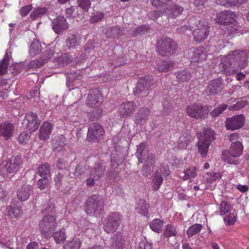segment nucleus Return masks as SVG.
Wrapping results in <instances>:
<instances>
[{
	"mask_svg": "<svg viewBox=\"0 0 249 249\" xmlns=\"http://www.w3.org/2000/svg\"><path fill=\"white\" fill-rule=\"evenodd\" d=\"M215 134L211 128L204 129L198 137L196 145L198 152L202 158H206L211 142L215 139Z\"/></svg>",
	"mask_w": 249,
	"mask_h": 249,
	"instance_id": "obj_1",
	"label": "nucleus"
},
{
	"mask_svg": "<svg viewBox=\"0 0 249 249\" xmlns=\"http://www.w3.org/2000/svg\"><path fill=\"white\" fill-rule=\"evenodd\" d=\"M177 43L172 39L163 37L157 42V53L162 56H170L177 51Z\"/></svg>",
	"mask_w": 249,
	"mask_h": 249,
	"instance_id": "obj_2",
	"label": "nucleus"
},
{
	"mask_svg": "<svg viewBox=\"0 0 249 249\" xmlns=\"http://www.w3.org/2000/svg\"><path fill=\"white\" fill-rule=\"evenodd\" d=\"M104 206V201L102 197L94 195L87 200L85 211L90 215L99 214L103 212Z\"/></svg>",
	"mask_w": 249,
	"mask_h": 249,
	"instance_id": "obj_3",
	"label": "nucleus"
},
{
	"mask_svg": "<svg viewBox=\"0 0 249 249\" xmlns=\"http://www.w3.org/2000/svg\"><path fill=\"white\" fill-rule=\"evenodd\" d=\"M57 222L54 216L52 215H46L38 224L39 230L45 238H48L57 226Z\"/></svg>",
	"mask_w": 249,
	"mask_h": 249,
	"instance_id": "obj_4",
	"label": "nucleus"
},
{
	"mask_svg": "<svg viewBox=\"0 0 249 249\" xmlns=\"http://www.w3.org/2000/svg\"><path fill=\"white\" fill-rule=\"evenodd\" d=\"M194 37L195 41L200 42L205 39L208 36L210 27L207 21L204 19L199 20L194 28Z\"/></svg>",
	"mask_w": 249,
	"mask_h": 249,
	"instance_id": "obj_5",
	"label": "nucleus"
},
{
	"mask_svg": "<svg viewBox=\"0 0 249 249\" xmlns=\"http://www.w3.org/2000/svg\"><path fill=\"white\" fill-rule=\"evenodd\" d=\"M122 222V216L117 213H110L104 223V229L107 233L113 232Z\"/></svg>",
	"mask_w": 249,
	"mask_h": 249,
	"instance_id": "obj_6",
	"label": "nucleus"
},
{
	"mask_svg": "<svg viewBox=\"0 0 249 249\" xmlns=\"http://www.w3.org/2000/svg\"><path fill=\"white\" fill-rule=\"evenodd\" d=\"M22 162V158L18 156L13 159L5 160L0 165L1 172L3 174L14 173L19 169Z\"/></svg>",
	"mask_w": 249,
	"mask_h": 249,
	"instance_id": "obj_7",
	"label": "nucleus"
},
{
	"mask_svg": "<svg viewBox=\"0 0 249 249\" xmlns=\"http://www.w3.org/2000/svg\"><path fill=\"white\" fill-rule=\"evenodd\" d=\"M228 56L233 64L242 69L248 64V52L247 50H235L231 52Z\"/></svg>",
	"mask_w": 249,
	"mask_h": 249,
	"instance_id": "obj_8",
	"label": "nucleus"
},
{
	"mask_svg": "<svg viewBox=\"0 0 249 249\" xmlns=\"http://www.w3.org/2000/svg\"><path fill=\"white\" fill-rule=\"evenodd\" d=\"M104 134L103 127L97 123H94L88 128L87 139L90 142H98L103 139Z\"/></svg>",
	"mask_w": 249,
	"mask_h": 249,
	"instance_id": "obj_9",
	"label": "nucleus"
},
{
	"mask_svg": "<svg viewBox=\"0 0 249 249\" xmlns=\"http://www.w3.org/2000/svg\"><path fill=\"white\" fill-rule=\"evenodd\" d=\"M245 122V117L243 115L241 114L227 118L225 122V124L228 130H234L243 126Z\"/></svg>",
	"mask_w": 249,
	"mask_h": 249,
	"instance_id": "obj_10",
	"label": "nucleus"
},
{
	"mask_svg": "<svg viewBox=\"0 0 249 249\" xmlns=\"http://www.w3.org/2000/svg\"><path fill=\"white\" fill-rule=\"evenodd\" d=\"M224 88V83L221 78H216L210 81L205 89L207 95H214L220 92Z\"/></svg>",
	"mask_w": 249,
	"mask_h": 249,
	"instance_id": "obj_11",
	"label": "nucleus"
},
{
	"mask_svg": "<svg viewBox=\"0 0 249 249\" xmlns=\"http://www.w3.org/2000/svg\"><path fill=\"white\" fill-rule=\"evenodd\" d=\"M136 108L134 102L127 101L119 106L118 112L121 118H125L132 115L136 111Z\"/></svg>",
	"mask_w": 249,
	"mask_h": 249,
	"instance_id": "obj_12",
	"label": "nucleus"
},
{
	"mask_svg": "<svg viewBox=\"0 0 249 249\" xmlns=\"http://www.w3.org/2000/svg\"><path fill=\"white\" fill-rule=\"evenodd\" d=\"M102 102V97L100 91L96 89H92L86 100V105L90 107H97Z\"/></svg>",
	"mask_w": 249,
	"mask_h": 249,
	"instance_id": "obj_13",
	"label": "nucleus"
},
{
	"mask_svg": "<svg viewBox=\"0 0 249 249\" xmlns=\"http://www.w3.org/2000/svg\"><path fill=\"white\" fill-rule=\"evenodd\" d=\"M204 107L200 104H194L186 108V113L191 118H202L204 117Z\"/></svg>",
	"mask_w": 249,
	"mask_h": 249,
	"instance_id": "obj_14",
	"label": "nucleus"
},
{
	"mask_svg": "<svg viewBox=\"0 0 249 249\" xmlns=\"http://www.w3.org/2000/svg\"><path fill=\"white\" fill-rule=\"evenodd\" d=\"M236 19V15L232 12L225 11L216 15V21L223 24H232Z\"/></svg>",
	"mask_w": 249,
	"mask_h": 249,
	"instance_id": "obj_15",
	"label": "nucleus"
},
{
	"mask_svg": "<svg viewBox=\"0 0 249 249\" xmlns=\"http://www.w3.org/2000/svg\"><path fill=\"white\" fill-rule=\"evenodd\" d=\"M219 68L227 75H232L237 71L235 64L233 63L228 56L219 64Z\"/></svg>",
	"mask_w": 249,
	"mask_h": 249,
	"instance_id": "obj_16",
	"label": "nucleus"
},
{
	"mask_svg": "<svg viewBox=\"0 0 249 249\" xmlns=\"http://www.w3.org/2000/svg\"><path fill=\"white\" fill-rule=\"evenodd\" d=\"M15 132V126L10 122H4L0 124V137L5 140L10 139Z\"/></svg>",
	"mask_w": 249,
	"mask_h": 249,
	"instance_id": "obj_17",
	"label": "nucleus"
},
{
	"mask_svg": "<svg viewBox=\"0 0 249 249\" xmlns=\"http://www.w3.org/2000/svg\"><path fill=\"white\" fill-rule=\"evenodd\" d=\"M25 121L27 122V126L31 132L36 131L38 128L40 122L37 115L33 112H28L25 115Z\"/></svg>",
	"mask_w": 249,
	"mask_h": 249,
	"instance_id": "obj_18",
	"label": "nucleus"
},
{
	"mask_svg": "<svg viewBox=\"0 0 249 249\" xmlns=\"http://www.w3.org/2000/svg\"><path fill=\"white\" fill-rule=\"evenodd\" d=\"M32 190V186L29 184L22 185L17 190V198L21 202L26 201L30 196Z\"/></svg>",
	"mask_w": 249,
	"mask_h": 249,
	"instance_id": "obj_19",
	"label": "nucleus"
},
{
	"mask_svg": "<svg viewBox=\"0 0 249 249\" xmlns=\"http://www.w3.org/2000/svg\"><path fill=\"white\" fill-rule=\"evenodd\" d=\"M52 28L55 33L58 34L68 28L66 19L62 17H59L52 21Z\"/></svg>",
	"mask_w": 249,
	"mask_h": 249,
	"instance_id": "obj_20",
	"label": "nucleus"
},
{
	"mask_svg": "<svg viewBox=\"0 0 249 249\" xmlns=\"http://www.w3.org/2000/svg\"><path fill=\"white\" fill-rule=\"evenodd\" d=\"M183 11V8L178 5H174L167 7L164 10V13L169 18H175L180 15Z\"/></svg>",
	"mask_w": 249,
	"mask_h": 249,
	"instance_id": "obj_21",
	"label": "nucleus"
},
{
	"mask_svg": "<svg viewBox=\"0 0 249 249\" xmlns=\"http://www.w3.org/2000/svg\"><path fill=\"white\" fill-rule=\"evenodd\" d=\"M52 129L51 123L44 122L40 128L39 138L41 140H46L50 136Z\"/></svg>",
	"mask_w": 249,
	"mask_h": 249,
	"instance_id": "obj_22",
	"label": "nucleus"
},
{
	"mask_svg": "<svg viewBox=\"0 0 249 249\" xmlns=\"http://www.w3.org/2000/svg\"><path fill=\"white\" fill-rule=\"evenodd\" d=\"M112 243L109 249H124V240L120 234H117L112 239Z\"/></svg>",
	"mask_w": 249,
	"mask_h": 249,
	"instance_id": "obj_23",
	"label": "nucleus"
},
{
	"mask_svg": "<svg viewBox=\"0 0 249 249\" xmlns=\"http://www.w3.org/2000/svg\"><path fill=\"white\" fill-rule=\"evenodd\" d=\"M105 170V168L102 165L97 164L94 167L91 168L90 177L98 180L103 177Z\"/></svg>",
	"mask_w": 249,
	"mask_h": 249,
	"instance_id": "obj_24",
	"label": "nucleus"
},
{
	"mask_svg": "<svg viewBox=\"0 0 249 249\" xmlns=\"http://www.w3.org/2000/svg\"><path fill=\"white\" fill-rule=\"evenodd\" d=\"M80 38L76 35H71L65 41V47L68 49L75 48L79 44Z\"/></svg>",
	"mask_w": 249,
	"mask_h": 249,
	"instance_id": "obj_25",
	"label": "nucleus"
},
{
	"mask_svg": "<svg viewBox=\"0 0 249 249\" xmlns=\"http://www.w3.org/2000/svg\"><path fill=\"white\" fill-rule=\"evenodd\" d=\"M147 154V149L144 144L142 143L137 146V150L135 155L140 163L143 162V160L146 159L145 156Z\"/></svg>",
	"mask_w": 249,
	"mask_h": 249,
	"instance_id": "obj_26",
	"label": "nucleus"
},
{
	"mask_svg": "<svg viewBox=\"0 0 249 249\" xmlns=\"http://www.w3.org/2000/svg\"><path fill=\"white\" fill-rule=\"evenodd\" d=\"M230 151L235 154L236 156H240L243 150V145L240 141L232 142L229 148Z\"/></svg>",
	"mask_w": 249,
	"mask_h": 249,
	"instance_id": "obj_27",
	"label": "nucleus"
},
{
	"mask_svg": "<svg viewBox=\"0 0 249 249\" xmlns=\"http://www.w3.org/2000/svg\"><path fill=\"white\" fill-rule=\"evenodd\" d=\"M238 156H235V154L232 153L230 150L228 151L223 152L222 153V159L224 161L230 163L236 164L237 163L236 159Z\"/></svg>",
	"mask_w": 249,
	"mask_h": 249,
	"instance_id": "obj_28",
	"label": "nucleus"
},
{
	"mask_svg": "<svg viewBox=\"0 0 249 249\" xmlns=\"http://www.w3.org/2000/svg\"><path fill=\"white\" fill-rule=\"evenodd\" d=\"M54 56H57V53H55L54 49H50L46 50L43 53V61L40 63V65L44 64L51 59H52L53 61H56V59H54Z\"/></svg>",
	"mask_w": 249,
	"mask_h": 249,
	"instance_id": "obj_29",
	"label": "nucleus"
},
{
	"mask_svg": "<svg viewBox=\"0 0 249 249\" xmlns=\"http://www.w3.org/2000/svg\"><path fill=\"white\" fill-rule=\"evenodd\" d=\"M72 58L68 53H63L59 55L57 53V56H54V59H56V62L61 66H64L68 64L71 61Z\"/></svg>",
	"mask_w": 249,
	"mask_h": 249,
	"instance_id": "obj_30",
	"label": "nucleus"
},
{
	"mask_svg": "<svg viewBox=\"0 0 249 249\" xmlns=\"http://www.w3.org/2000/svg\"><path fill=\"white\" fill-rule=\"evenodd\" d=\"M149 110L146 108L140 109L135 115V122L137 124H141L149 115Z\"/></svg>",
	"mask_w": 249,
	"mask_h": 249,
	"instance_id": "obj_31",
	"label": "nucleus"
},
{
	"mask_svg": "<svg viewBox=\"0 0 249 249\" xmlns=\"http://www.w3.org/2000/svg\"><path fill=\"white\" fill-rule=\"evenodd\" d=\"M176 76L179 83L188 81L191 77V73L186 70L177 72Z\"/></svg>",
	"mask_w": 249,
	"mask_h": 249,
	"instance_id": "obj_32",
	"label": "nucleus"
},
{
	"mask_svg": "<svg viewBox=\"0 0 249 249\" xmlns=\"http://www.w3.org/2000/svg\"><path fill=\"white\" fill-rule=\"evenodd\" d=\"M178 233L176 228L171 224H168L164 229L163 233L164 237L168 238L171 236H176Z\"/></svg>",
	"mask_w": 249,
	"mask_h": 249,
	"instance_id": "obj_33",
	"label": "nucleus"
},
{
	"mask_svg": "<svg viewBox=\"0 0 249 249\" xmlns=\"http://www.w3.org/2000/svg\"><path fill=\"white\" fill-rule=\"evenodd\" d=\"M194 62H200L206 59V54L202 52L201 49H195L193 51V54L192 58Z\"/></svg>",
	"mask_w": 249,
	"mask_h": 249,
	"instance_id": "obj_34",
	"label": "nucleus"
},
{
	"mask_svg": "<svg viewBox=\"0 0 249 249\" xmlns=\"http://www.w3.org/2000/svg\"><path fill=\"white\" fill-rule=\"evenodd\" d=\"M81 241L79 239L75 238L68 241L64 246V249H79Z\"/></svg>",
	"mask_w": 249,
	"mask_h": 249,
	"instance_id": "obj_35",
	"label": "nucleus"
},
{
	"mask_svg": "<svg viewBox=\"0 0 249 249\" xmlns=\"http://www.w3.org/2000/svg\"><path fill=\"white\" fill-rule=\"evenodd\" d=\"M47 9L44 7H38L35 8L31 13L30 17L36 19L46 14Z\"/></svg>",
	"mask_w": 249,
	"mask_h": 249,
	"instance_id": "obj_36",
	"label": "nucleus"
},
{
	"mask_svg": "<svg viewBox=\"0 0 249 249\" xmlns=\"http://www.w3.org/2000/svg\"><path fill=\"white\" fill-rule=\"evenodd\" d=\"M197 169L195 166H192L184 171V176L182 177L184 180L194 178L197 175Z\"/></svg>",
	"mask_w": 249,
	"mask_h": 249,
	"instance_id": "obj_37",
	"label": "nucleus"
},
{
	"mask_svg": "<svg viewBox=\"0 0 249 249\" xmlns=\"http://www.w3.org/2000/svg\"><path fill=\"white\" fill-rule=\"evenodd\" d=\"M148 206L146 201L144 200H140L136 209L137 212L142 215H145L148 213Z\"/></svg>",
	"mask_w": 249,
	"mask_h": 249,
	"instance_id": "obj_38",
	"label": "nucleus"
},
{
	"mask_svg": "<svg viewBox=\"0 0 249 249\" xmlns=\"http://www.w3.org/2000/svg\"><path fill=\"white\" fill-rule=\"evenodd\" d=\"M53 238L55 242L60 244L64 242L66 239V235L64 230H60L53 234Z\"/></svg>",
	"mask_w": 249,
	"mask_h": 249,
	"instance_id": "obj_39",
	"label": "nucleus"
},
{
	"mask_svg": "<svg viewBox=\"0 0 249 249\" xmlns=\"http://www.w3.org/2000/svg\"><path fill=\"white\" fill-rule=\"evenodd\" d=\"M173 66V63L171 61L165 60L159 64L158 70L160 71L166 72L170 71Z\"/></svg>",
	"mask_w": 249,
	"mask_h": 249,
	"instance_id": "obj_40",
	"label": "nucleus"
},
{
	"mask_svg": "<svg viewBox=\"0 0 249 249\" xmlns=\"http://www.w3.org/2000/svg\"><path fill=\"white\" fill-rule=\"evenodd\" d=\"M191 135L188 133H183L179 138L178 146L181 148H186L190 142Z\"/></svg>",
	"mask_w": 249,
	"mask_h": 249,
	"instance_id": "obj_41",
	"label": "nucleus"
},
{
	"mask_svg": "<svg viewBox=\"0 0 249 249\" xmlns=\"http://www.w3.org/2000/svg\"><path fill=\"white\" fill-rule=\"evenodd\" d=\"M234 210L231 209V204L225 201L221 202L219 206V213L221 215H225L230 212H233Z\"/></svg>",
	"mask_w": 249,
	"mask_h": 249,
	"instance_id": "obj_42",
	"label": "nucleus"
},
{
	"mask_svg": "<svg viewBox=\"0 0 249 249\" xmlns=\"http://www.w3.org/2000/svg\"><path fill=\"white\" fill-rule=\"evenodd\" d=\"M202 225L201 224H195L190 226L186 231L188 237H191L198 233L202 229Z\"/></svg>",
	"mask_w": 249,
	"mask_h": 249,
	"instance_id": "obj_43",
	"label": "nucleus"
},
{
	"mask_svg": "<svg viewBox=\"0 0 249 249\" xmlns=\"http://www.w3.org/2000/svg\"><path fill=\"white\" fill-rule=\"evenodd\" d=\"M42 50L40 43L37 40H34L30 46V52L33 55L38 54Z\"/></svg>",
	"mask_w": 249,
	"mask_h": 249,
	"instance_id": "obj_44",
	"label": "nucleus"
},
{
	"mask_svg": "<svg viewBox=\"0 0 249 249\" xmlns=\"http://www.w3.org/2000/svg\"><path fill=\"white\" fill-rule=\"evenodd\" d=\"M106 34L108 38L114 37L116 36L122 35L123 34V30L118 27L110 28L107 30Z\"/></svg>",
	"mask_w": 249,
	"mask_h": 249,
	"instance_id": "obj_45",
	"label": "nucleus"
},
{
	"mask_svg": "<svg viewBox=\"0 0 249 249\" xmlns=\"http://www.w3.org/2000/svg\"><path fill=\"white\" fill-rule=\"evenodd\" d=\"M50 167L49 164H44L38 168V174L43 178H48L50 175Z\"/></svg>",
	"mask_w": 249,
	"mask_h": 249,
	"instance_id": "obj_46",
	"label": "nucleus"
},
{
	"mask_svg": "<svg viewBox=\"0 0 249 249\" xmlns=\"http://www.w3.org/2000/svg\"><path fill=\"white\" fill-rule=\"evenodd\" d=\"M9 60V56L8 53H6L3 59L0 62V75L4 74L6 72Z\"/></svg>",
	"mask_w": 249,
	"mask_h": 249,
	"instance_id": "obj_47",
	"label": "nucleus"
},
{
	"mask_svg": "<svg viewBox=\"0 0 249 249\" xmlns=\"http://www.w3.org/2000/svg\"><path fill=\"white\" fill-rule=\"evenodd\" d=\"M227 105L224 104H221L212 111L210 114L213 117H216L221 114L227 108Z\"/></svg>",
	"mask_w": 249,
	"mask_h": 249,
	"instance_id": "obj_48",
	"label": "nucleus"
},
{
	"mask_svg": "<svg viewBox=\"0 0 249 249\" xmlns=\"http://www.w3.org/2000/svg\"><path fill=\"white\" fill-rule=\"evenodd\" d=\"M7 213L8 215L15 217H18L21 215V211L18 208L12 207L11 206L7 207Z\"/></svg>",
	"mask_w": 249,
	"mask_h": 249,
	"instance_id": "obj_49",
	"label": "nucleus"
},
{
	"mask_svg": "<svg viewBox=\"0 0 249 249\" xmlns=\"http://www.w3.org/2000/svg\"><path fill=\"white\" fill-rule=\"evenodd\" d=\"M144 79H139L137 83L136 90L134 91V94L135 95L139 96L141 93L147 89L144 86Z\"/></svg>",
	"mask_w": 249,
	"mask_h": 249,
	"instance_id": "obj_50",
	"label": "nucleus"
},
{
	"mask_svg": "<svg viewBox=\"0 0 249 249\" xmlns=\"http://www.w3.org/2000/svg\"><path fill=\"white\" fill-rule=\"evenodd\" d=\"M224 221L227 223L229 225H233L236 221V214L235 211L230 212L229 214H227L224 217Z\"/></svg>",
	"mask_w": 249,
	"mask_h": 249,
	"instance_id": "obj_51",
	"label": "nucleus"
},
{
	"mask_svg": "<svg viewBox=\"0 0 249 249\" xmlns=\"http://www.w3.org/2000/svg\"><path fill=\"white\" fill-rule=\"evenodd\" d=\"M49 185V180L48 178H42L39 179L37 182V185L40 190H45L48 188Z\"/></svg>",
	"mask_w": 249,
	"mask_h": 249,
	"instance_id": "obj_52",
	"label": "nucleus"
},
{
	"mask_svg": "<svg viewBox=\"0 0 249 249\" xmlns=\"http://www.w3.org/2000/svg\"><path fill=\"white\" fill-rule=\"evenodd\" d=\"M78 5L83 9L87 11L90 7V1L89 0H78Z\"/></svg>",
	"mask_w": 249,
	"mask_h": 249,
	"instance_id": "obj_53",
	"label": "nucleus"
},
{
	"mask_svg": "<svg viewBox=\"0 0 249 249\" xmlns=\"http://www.w3.org/2000/svg\"><path fill=\"white\" fill-rule=\"evenodd\" d=\"M149 26H141L138 27L136 29L133 31V35L134 36H136L139 35H141L144 33L148 31Z\"/></svg>",
	"mask_w": 249,
	"mask_h": 249,
	"instance_id": "obj_54",
	"label": "nucleus"
},
{
	"mask_svg": "<svg viewBox=\"0 0 249 249\" xmlns=\"http://www.w3.org/2000/svg\"><path fill=\"white\" fill-rule=\"evenodd\" d=\"M63 176L61 173H59L55 175V176L54 178V181L55 182V186L58 189H59L62 185V180L63 178Z\"/></svg>",
	"mask_w": 249,
	"mask_h": 249,
	"instance_id": "obj_55",
	"label": "nucleus"
},
{
	"mask_svg": "<svg viewBox=\"0 0 249 249\" xmlns=\"http://www.w3.org/2000/svg\"><path fill=\"white\" fill-rule=\"evenodd\" d=\"M32 9V5H28L22 7L20 9V13L22 16H27Z\"/></svg>",
	"mask_w": 249,
	"mask_h": 249,
	"instance_id": "obj_56",
	"label": "nucleus"
},
{
	"mask_svg": "<svg viewBox=\"0 0 249 249\" xmlns=\"http://www.w3.org/2000/svg\"><path fill=\"white\" fill-rule=\"evenodd\" d=\"M18 141L21 143H26L29 140V136L26 132H21L18 138Z\"/></svg>",
	"mask_w": 249,
	"mask_h": 249,
	"instance_id": "obj_57",
	"label": "nucleus"
},
{
	"mask_svg": "<svg viewBox=\"0 0 249 249\" xmlns=\"http://www.w3.org/2000/svg\"><path fill=\"white\" fill-rule=\"evenodd\" d=\"M104 17V13L102 12L97 13L91 18L90 21L92 22H97L101 20Z\"/></svg>",
	"mask_w": 249,
	"mask_h": 249,
	"instance_id": "obj_58",
	"label": "nucleus"
},
{
	"mask_svg": "<svg viewBox=\"0 0 249 249\" xmlns=\"http://www.w3.org/2000/svg\"><path fill=\"white\" fill-rule=\"evenodd\" d=\"M44 210L43 211L45 213H53L55 211V207L53 204H45L43 206Z\"/></svg>",
	"mask_w": 249,
	"mask_h": 249,
	"instance_id": "obj_59",
	"label": "nucleus"
},
{
	"mask_svg": "<svg viewBox=\"0 0 249 249\" xmlns=\"http://www.w3.org/2000/svg\"><path fill=\"white\" fill-rule=\"evenodd\" d=\"M138 249H152V247L150 243L143 240L139 243Z\"/></svg>",
	"mask_w": 249,
	"mask_h": 249,
	"instance_id": "obj_60",
	"label": "nucleus"
},
{
	"mask_svg": "<svg viewBox=\"0 0 249 249\" xmlns=\"http://www.w3.org/2000/svg\"><path fill=\"white\" fill-rule=\"evenodd\" d=\"M56 166L59 170H63L65 168L66 163L63 159H59L56 163Z\"/></svg>",
	"mask_w": 249,
	"mask_h": 249,
	"instance_id": "obj_61",
	"label": "nucleus"
},
{
	"mask_svg": "<svg viewBox=\"0 0 249 249\" xmlns=\"http://www.w3.org/2000/svg\"><path fill=\"white\" fill-rule=\"evenodd\" d=\"M160 171L164 176H167L170 174L169 166L167 165H162L160 168Z\"/></svg>",
	"mask_w": 249,
	"mask_h": 249,
	"instance_id": "obj_62",
	"label": "nucleus"
},
{
	"mask_svg": "<svg viewBox=\"0 0 249 249\" xmlns=\"http://www.w3.org/2000/svg\"><path fill=\"white\" fill-rule=\"evenodd\" d=\"M228 138L231 143L232 142L238 141V140L239 138V134L237 133H231L228 136Z\"/></svg>",
	"mask_w": 249,
	"mask_h": 249,
	"instance_id": "obj_63",
	"label": "nucleus"
},
{
	"mask_svg": "<svg viewBox=\"0 0 249 249\" xmlns=\"http://www.w3.org/2000/svg\"><path fill=\"white\" fill-rule=\"evenodd\" d=\"M38 244L36 242H31L26 247V249H38Z\"/></svg>",
	"mask_w": 249,
	"mask_h": 249,
	"instance_id": "obj_64",
	"label": "nucleus"
}]
</instances>
